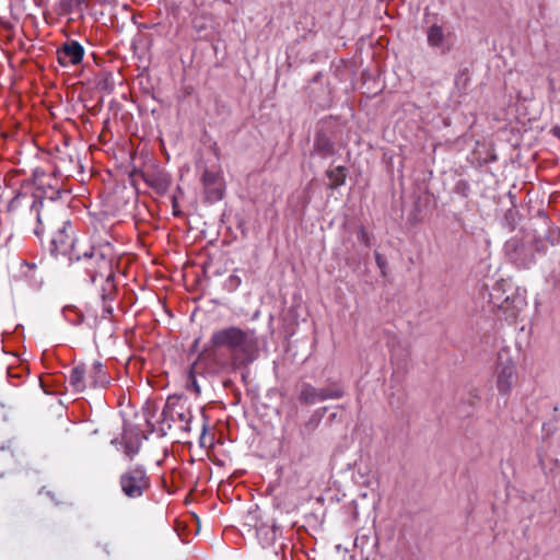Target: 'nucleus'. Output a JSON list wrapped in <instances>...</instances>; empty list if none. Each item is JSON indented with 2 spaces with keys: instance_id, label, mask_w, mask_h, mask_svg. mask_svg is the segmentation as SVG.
Here are the masks:
<instances>
[{
  "instance_id": "24",
  "label": "nucleus",
  "mask_w": 560,
  "mask_h": 560,
  "mask_svg": "<svg viewBox=\"0 0 560 560\" xmlns=\"http://www.w3.org/2000/svg\"><path fill=\"white\" fill-rule=\"evenodd\" d=\"M139 443L131 440H126L124 442V452L129 459H133V457L139 453Z\"/></svg>"
},
{
  "instance_id": "1",
  "label": "nucleus",
  "mask_w": 560,
  "mask_h": 560,
  "mask_svg": "<svg viewBox=\"0 0 560 560\" xmlns=\"http://www.w3.org/2000/svg\"><path fill=\"white\" fill-rule=\"evenodd\" d=\"M259 355L258 337L254 329L230 326L213 331L209 343L199 353L195 371L201 376H219L247 368Z\"/></svg>"
},
{
  "instance_id": "26",
  "label": "nucleus",
  "mask_w": 560,
  "mask_h": 560,
  "mask_svg": "<svg viewBox=\"0 0 560 560\" xmlns=\"http://www.w3.org/2000/svg\"><path fill=\"white\" fill-rule=\"evenodd\" d=\"M358 240L366 247L371 246V236L364 226H360L358 231Z\"/></svg>"
},
{
  "instance_id": "6",
  "label": "nucleus",
  "mask_w": 560,
  "mask_h": 560,
  "mask_svg": "<svg viewBox=\"0 0 560 560\" xmlns=\"http://www.w3.org/2000/svg\"><path fill=\"white\" fill-rule=\"evenodd\" d=\"M57 174H60L59 166H55V171L51 174H47L39 168L34 170L32 178L30 179L35 186V190L33 192L34 201L32 206L39 201H43L44 203L50 201L59 203L57 200L60 198L61 191L58 186V178L56 177Z\"/></svg>"
},
{
  "instance_id": "30",
  "label": "nucleus",
  "mask_w": 560,
  "mask_h": 560,
  "mask_svg": "<svg viewBox=\"0 0 560 560\" xmlns=\"http://www.w3.org/2000/svg\"><path fill=\"white\" fill-rule=\"evenodd\" d=\"M336 421H340V416L337 412H331L328 416L327 422L331 424V423H334Z\"/></svg>"
},
{
  "instance_id": "15",
  "label": "nucleus",
  "mask_w": 560,
  "mask_h": 560,
  "mask_svg": "<svg viewBox=\"0 0 560 560\" xmlns=\"http://www.w3.org/2000/svg\"><path fill=\"white\" fill-rule=\"evenodd\" d=\"M281 533V528L276 523L261 524L256 529V536L264 548L273 546Z\"/></svg>"
},
{
  "instance_id": "25",
  "label": "nucleus",
  "mask_w": 560,
  "mask_h": 560,
  "mask_svg": "<svg viewBox=\"0 0 560 560\" xmlns=\"http://www.w3.org/2000/svg\"><path fill=\"white\" fill-rule=\"evenodd\" d=\"M242 283V280L238 276L236 275H231L224 282V288L229 291V292H233L235 291Z\"/></svg>"
},
{
  "instance_id": "14",
  "label": "nucleus",
  "mask_w": 560,
  "mask_h": 560,
  "mask_svg": "<svg viewBox=\"0 0 560 560\" xmlns=\"http://www.w3.org/2000/svg\"><path fill=\"white\" fill-rule=\"evenodd\" d=\"M336 153V147L332 139L323 130H318L314 138L312 154H317L327 159Z\"/></svg>"
},
{
  "instance_id": "18",
  "label": "nucleus",
  "mask_w": 560,
  "mask_h": 560,
  "mask_svg": "<svg viewBox=\"0 0 560 560\" xmlns=\"http://www.w3.org/2000/svg\"><path fill=\"white\" fill-rule=\"evenodd\" d=\"M86 369L84 364L75 365L69 375V384L77 393H82L86 388L85 382Z\"/></svg>"
},
{
  "instance_id": "8",
  "label": "nucleus",
  "mask_w": 560,
  "mask_h": 560,
  "mask_svg": "<svg viewBox=\"0 0 560 560\" xmlns=\"http://www.w3.org/2000/svg\"><path fill=\"white\" fill-rule=\"evenodd\" d=\"M345 394L343 386L338 382H334L329 387L323 388H317L312 384L304 383L299 394V400L305 405H314L327 399H340Z\"/></svg>"
},
{
  "instance_id": "28",
  "label": "nucleus",
  "mask_w": 560,
  "mask_h": 560,
  "mask_svg": "<svg viewBox=\"0 0 560 560\" xmlns=\"http://www.w3.org/2000/svg\"><path fill=\"white\" fill-rule=\"evenodd\" d=\"M192 27L196 32L202 33L208 28V21H192Z\"/></svg>"
},
{
  "instance_id": "10",
  "label": "nucleus",
  "mask_w": 560,
  "mask_h": 560,
  "mask_svg": "<svg viewBox=\"0 0 560 560\" xmlns=\"http://www.w3.org/2000/svg\"><path fill=\"white\" fill-rule=\"evenodd\" d=\"M205 198L209 202L221 200L225 191V183L220 171L205 168L201 176Z\"/></svg>"
},
{
  "instance_id": "17",
  "label": "nucleus",
  "mask_w": 560,
  "mask_h": 560,
  "mask_svg": "<svg viewBox=\"0 0 560 560\" xmlns=\"http://www.w3.org/2000/svg\"><path fill=\"white\" fill-rule=\"evenodd\" d=\"M89 378L93 387H106L110 383V376L100 361H95L89 372Z\"/></svg>"
},
{
  "instance_id": "2",
  "label": "nucleus",
  "mask_w": 560,
  "mask_h": 560,
  "mask_svg": "<svg viewBox=\"0 0 560 560\" xmlns=\"http://www.w3.org/2000/svg\"><path fill=\"white\" fill-rule=\"evenodd\" d=\"M70 265L83 282L95 284L98 280L101 281L102 317L108 318L113 314L112 302L115 300L117 291L110 245L105 244L97 247L82 245L79 255H73Z\"/></svg>"
},
{
  "instance_id": "5",
  "label": "nucleus",
  "mask_w": 560,
  "mask_h": 560,
  "mask_svg": "<svg viewBox=\"0 0 560 560\" xmlns=\"http://www.w3.org/2000/svg\"><path fill=\"white\" fill-rule=\"evenodd\" d=\"M194 416L188 406L179 396H170L164 405L161 413L160 431L162 435L166 434V431L172 428V423L179 422L180 430L184 432H190V422Z\"/></svg>"
},
{
  "instance_id": "4",
  "label": "nucleus",
  "mask_w": 560,
  "mask_h": 560,
  "mask_svg": "<svg viewBox=\"0 0 560 560\" xmlns=\"http://www.w3.org/2000/svg\"><path fill=\"white\" fill-rule=\"evenodd\" d=\"M119 486L124 497L129 500H138L151 490L152 482L147 468L136 464L121 472Z\"/></svg>"
},
{
  "instance_id": "22",
  "label": "nucleus",
  "mask_w": 560,
  "mask_h": 560,
  "mask_svg": "<svg viewBox=\"0 0 560 560\" xmlns=\"http://www.w3.org/2000/svg\"><path fill=\"white\" fill-rule=\"evenodd\" d=\"M65 318L74 326H79L84 322V314L75 306H66L63 308Z\"/></svg>"
},
{
  "instance_id": "23",
  "label": "nucleus",
  "mask_w": 560,
  "mask_h": 560,
  "mask_svg": "<svg viewBox=\"0 0 560 560\" xmlns=\"http://www.w3.org/2000/svg\"><path fill=\"white\" fill-rule=\"evenodd\" d=\"M454 192L463 198H467L470 194V185L465 179H459L455 183Z\"/></svg>"
},
{
  "instance_id": "9",
  "label": "nucleus",
  "mask_w": 560,
  "mask_h": 560,
  "mask_svg": "<svg viewBox=\"0 0 560 560\" xmlns=\"http://www.w3.org/2000/svg\"><path fill=\"white\" fill-rule=\"evenodd\" d=\"M504 250L509 259L520 269H527L535 262L532 248L517 237L506 241Z\"/></svg>"
},
{
  "instance_id": "21",
  "label": "nucleus",
  "mask_w": 560,
  "mask_h": 560,
  "mask_svg": "<svg viewBox=\"0 0 560 560\" xmlns=\"http://www.w3.org/2000/svg\"><path fill=\"white\" fill-rule=\"evenodd\" d=\"M201 375L199 371H195V363L190 366L189 372L186 377V389L188 392L194 393L196 396H199L201 394V388L198 383L197 376Z\"/></svg>"
},
{
  "instance_id": "3",
  "label": "nucleus",
  "mask_w": 560,
  "mask_h": 560,
  "mask_svg": "<svg viewBox=\"0 0 560 560\" xmlns=\"http://www.w3.org/2000/svg\"><path fill=\"white\" fill-rule=\"evenodd\" d=\"M31 211L35 212L37 220L34 234L40 238L45 232L50 233L51 255L68 256L69 261H72L73 255H79L83 244L74 236L69 210L62 203L39 201L31 206Z\"/></svg>"
},
{
  "instance_id": "31",
  "label": "nucleus",
  "mask_w": 560,
  "mask_h": 560,
  "mask_svg": "<svg viewBox=\"0 0 560 560\" xmlns=\"http://www.w3.org/2000/svg\"><path fill=\"white\" fill-rule=\"evenodd\" d=\"M548 89L551 93H555L556 92V84H555V80L550 77H548Z\"/></svg>"
},
{
  "instance_id": "20",
  "label": "nucleus",
  "mask_w": 560,
  "mask_h": 560,
  "mask_svg": "<svg viewBox=\"0 0 560 560\" xmlns=\"http://www.w3.org/2000/svg\"><path fill=\"white\" fill-rule=\"evenodd\" d=\"M427 38L431 47L443 48L445 40L443 27L438 24L431 25L427 32Z\"/></svg>"
},
{
  "instance_id": "16",
  "label": "nucleus",
  "mask_w": 560,
  "mask_h": 560,
  "mask_svg": "<svg viewBox=\"0 0 560 560\" xmlns=\"http://www.w3.org/2000/svg\"><path fill=\"white\" fill-rule=\"evenodd\" d=\"M143 179L149 187L161 195L165 194L171 186V177L164 172L143 174Z\"/></svg>"
},
{
  "instance_id": "19",
  "label": "nucleus",
  "mask_w": 560,
  "mask_h": 560,
  "mask_svg": "<svg viewBox=\"0 0 560 560\" xmlns=\"http://www.w3.org/2000/svg\"><path fill=\"white\" fill-rule=\"evenodd\" d=\"M326 176L329 179L327 187L329 189H337L346 183L347 168L345 166H337L335 168L328 170L326 172Z\"/></svg>"
},
{
  "instance_id": "32",
  "label": "nucleus",
  "mask_w": 560,
  "mask_h": 560,
  "mask_svg": "<svg viewBox=\"0 0 560 560\" xmlns=\"http://www.w3.org/2000/svg\"><path fill=\"white\" fill-rule=\"evenodd\" d=\"M232 384H233V382H232L231 380H225V381L223 382V385H224V387H226V388H228V387H230Z\"/></svg>"
},
{
  "instance_id": "27",
  "label": "nucleus",
  "mask_w": 560,
  "mask_h": 560,
  "mask_svg": "<svg viewBox=\"0 0 560 560\" xmlns=\"http://www.w3.org/2000/svg\"><path fill=\"white\" fill-rule=\"evenodd\" d=\"M374 256H375V261H376L377 267L381 269L382 273L384 275L385 273L384 270L387 265L386 259L378 252H375Z\"/></svg>"
},
{
  "instance_id": "13",
  "label": "nucleus",
  "mask_w": 560,
  "mask_h": 560,
  "mask_svg": "<svg viewBox=\"0 0 560 560\" xmlns=\"http://www.w3.org/2000/svg\"><path fill=\"white\" fill-rule=\"evenodd\" d=\"M328 407H320L315 409L310 417L299 425V436L301 440H308L313 433L318 429Z\"/></svg>"
},
{
  "instance_id": "33",
  "label": "nucleus",
  "mask_w": 560,
  "mask_h": 560,
  "mask_svg": "<svg viewBox=\"0 0 560 560\" xmlns=\"http://www.w3.org/2000/svg\"><path fill=\"white\" fill-rule=\"evenodd\" d=\"M13 203H14V199H12V200L10 201V205H9V210H11V209H12V207H13Z\"/></svg>"
},
{
  "instance_id": "11",
  "label": "nucleus",
  "mask_w": 560,
  "mask_h": 560,
  "mask_svg": "<svg viewBox=\"0 0 560 560\" xmlns=\"http://www.w3.org/2000/svg\"><path fill=\"white\" fill-rule=\"evenodd\" d=\"M83 56V46L73 39L66 40L57 49V60L62 67L77 66L81 63Z\"/></svg>"
},
{
  "instance_id": "29",
  "label": "nucleus",
  "mask_w": 560,
  "mask_h": 560,
  "mask_svg": "<svg viewBox=\"0 0 560 560\" xmlns=\"http://www.w3.org/2000/svg\"><path fill=\"white\" fill-rule=\"evenodd\" d=\"M172 208H173V214L175 217L182 215V211L179 210V203H178L176 196L172 197Z\"/></svg>"
},
{
  "instance_id": "7",
  "label": "nucleus",
  "mask_w": 560,
  "mask_h": 560,
  "mask_svg": "<svg viewBox=\"0 0 560 560\" xmlns=\"http://www.w3.org/2000/svg\"><path fill=\"white\" fill-rule=\"evenodd\" d=\"M517 380L516 365L509 351L498 352L495 365V385L502 396H509Z\"/></svg>"
},
{
  "instance_id": "12",
  "label": "nucleus",
  "mask_w": 560,
  "mask_h": 560,
  "mask_svg": "<svg viewBox=\"0 0 560 560\" xmlns=\"http://www.w3.org/2000/svg\"><path fill=\"white\" fill-rule=\"evenodd\" d=\"M494 305L498 306L499 310L503 312L506 319L514 320L518 316L520 312L525 307L526 302L523 296L520 294H511L506 295L502 301H500L499 296L491 295Z\"/></svg>"
}]
</instances>
